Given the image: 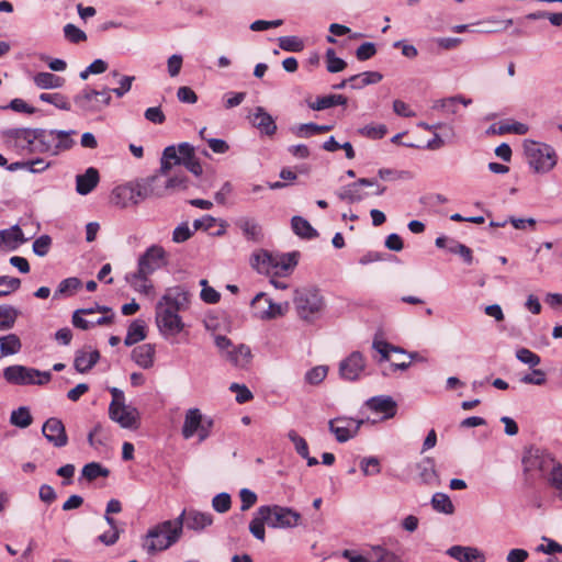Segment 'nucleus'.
<instances>
[{
    "label": "nucleus",
    "mask_w": 562,
    "mask_h": 562,
    "mask_svg": "<svg viewBox=\"0 0 562 562\" xmlns=\"http://www.w3.org/2000/svg\"><path fill=\"white\" fill-rule=\"evenodd\" d=\"M184 515L186 509L175 520H165L148 529L143 538V549L148 554H154L178 542L183 531Z\"/></svg>",
    "instance_id": "nucleus-1"
},
{
    "label": "nucleus",
    "mask_w": 562,
    "mask_h": 562,
    "mask_svg": "<svg viewBox=\"0 0 562 562\" xmlns=\"http://www.w3.org/2000/svg\"><path fill=\"white\" fill-rule=\"evenodd\" d=\"M168 175L169 172H161L160 167L154 175L142 178L130 186L119 188L115 191V196L120 198L121 195L127 194H130L132 199L137 196L138 199L134 200V204L150 198L166 196L168 192L165 181Z\"/></svg>",
    "instance_id": "nucleus-2"
},
{
    "label": "nucleus",
    "mask_w": 562,
    "mask_h": 562,
    "mask_svg": "<svg viewBox=\"0 0 562 562\" xmlns=\"http://www.w3.org/2000/svg\"><path fill=\"white\" fill-rule=\"evenodd\" d=\"M293 303L299 317L307 323L318 319L325 307L324 297L315 288L295 290Z\"/></svg>",
    "instance_id": "nucleus-3"
},
{
    "label": "nucleus",
    "mask_w": 562,
    "mask_h": 562,
    "mask_svg": "<svg viewBox=\"0 0 562 562\" xmlns=\"http://www.w3.org/2000/svg\"><path fill=\"white\" fill-rule=\"evenodd\" d=\"M3 378L14 385H43L50 381L52 374L48 371L14 364L3 370Z\"/></svg>",
    "instance_id": "nucleus-4"
},
{
    "label": "nucleus",
    "mask_w": 562,
    "mask_h": 562,
    "mask_svg": "<svg viewBox=\"0 0 562 562\" xmlns=\"http://www.w3.org/2000/svg\"><path fill=\"white\" fill-rule=\"evenodd\" d=\"M525 150L530 166L537 172H549L557 165L555 150L547 144L531 142Z\"/></svg>",
    "instance_id": "nucleus-5"
},
{
    "label": "nucleus",
    "mask_w": 562,
    "mask_h": 562,
    "mask_svg": "<svg viewBox=\"0 0 562 562\" xmlns=\"http://www.w3.org/2000/svg\"><path fill=\"white\" fill-rule=\"evenodd\" d=\"M259 514L269 519L271 528H293L299 525L301 514L290 507L279 505H263L259 507Z\"/></svg>",
    "instance_id": "nucleus-6"
},
{
    "label": "nucleus",
    "mask_w": 562,
    "mask_h": 562,
    "mask_svg": "<svg viewBox=\"0 0 562 562\" xmlns=\"http://www.w3.org/2000/svg\"><path fill=\"white\" fill-rule=\"evenodd\" d=\"M156 324L162 336H176L184 328L179 312L162 304H156Z\"/></svg>",
    "instance_id": "nucleus-7"
},
{
    "label": "nucleus",
    "mask_w": 562,
    "mask_h": 562,
    "mask_svg": "<svg viewBox=\"0 0 562 562\" xmlns=\"http://www.w3.org/2000/svg\"><path fill=\"white\" fill-rule=\"evenodd\" d=\"M363 423V419L338 416L328 422V429L339 443H344L358 435Z\"/></svg>",
    "instance_id": "nucleus-8"
},
{
    "label": "nucleus",
    "mask_w": 562,
    "mask_h": 562,
    "mask_svg": "<svg viewBox=\"0 0 562 562\" xmlns=\"http://www.w3.org/2000/svg\"><path fill=\"white\" fill-rule=\"evenodd\" d=\"M195 156L194 147L184 142L178 146H167L161 156V172H170L173 166H180L187 159Z\"/></svg>",
    "instance_id": "nucleus-9"
},
{
    "label": "nucleus",
    "mask_w": 562,
    "mask_h": 562,
    "mask_svg": "<svg viewBox=\"0 0 562 562\" xmlns=\"http://www.w3.org/2000/svg\"><path fill=\"white\" fill-rule=\"evenodd\" d=\"M250 305L256 311L260 319H273L282 316L289 308L288 303H274L271 299L267 297L266 293L260 292L251 300Z\"/></svg>",
    "instance_id": "nucleus-10"
},
{
    "label": "nucleus",
    "mask_w": 562,
    "mask_h": 562,
    "mask_svg": "<svg viewBox=\"0 0 562 562\" xmlns=\"http://www.w3.org/2000/svg\"><path fill=\"white\" fill-rule=\"evenodd\" d=\"M167 263V252L160 245H151L139 256L137 268L140 273L153 274L156 270Z\"/></svg>",
    "instance_id": "nucleus-11"
},
{
    "label": "nucleus",
    "mask_w": 562,
    "mask_h": 562,
    "mask_svg": "<svg viewBox=\"0 0 562 562\" xmlns=\"http://www.w3.org/2000/svg\"><path fill=\"white\" fill-rule=\"evenodd\" d=\"M191 293L184 285H175L167 288L164 295L157 302L162 306H168L170 310L181 312L190 306Z\"/></svg>",
    "instance_id": "nucleus-12"
},
{
    "label": "nucleus",
    "mask_w": 562,
    "mask_h": 562,
    "mask_svg": "<svg viewBox=\"0 0 562 562\" xmlns=\"http://www.w3.org/2000/svg\"><path fill=\"white\" fill-rule=\"evenodd\" d=\"M553 462H557L551 453L540 448L530 447L527 449L522 457V463L526 471L539 470L541 472L547 471L553 467Z\"/></svg>",
    "instance_id": "nucleus-13"
},
{
    "label": "nucleus",
    "mask_w": 562,
    "mask_h": 562,
    "mask_svg": "<svg viewBox=\"0 0 562 562\" xmlns=\"http://www.w3.org/2000/svg\"><path fill=\"white\" fill-rule=\"evenodd\" d=\"M43 436L56 448L65 447L68 443V437L65 426L59 418H48L42 427Z\"/></svg>",
    "instance_id": "nucleus-14"
},
{
    "label": "nucleus",
    "mask_w": 562,
    "mask_h": 562,
    "mask_svg": "<svg viewBox=\"0 0 562 562\" xmlns=\"http://www.w3.org/2000/svg\"><path fill=\"white\" fill-rule=\"evenodd\" d=\"M366 367L364 358L361 352L353 351L339 364V374L348 381H356L360 378Z\"/></svg>",
    "instance_id": "nucleus-15"
},
{
    "label": "nucleus",
    "mask_w": 562,
    "mask_h": 562,
    "mask_svg": "<svg viewBox=\"0 0 562 562\" xmlns=\"http://www.w3.org/2000/svg\"><path fill=\"white\" fill-rule=\"evenodd\" d=\"M74 102L80 112L85 114L98 113L101 111L98 90L86 87L74 97Z\"/></svg>",
    "instance_id": "nucleus-16"
},
{
    "label": "nucleus",
    "mask_w": 562,
    "mask_h": 562,
    "mask_svg": "<svg viewBox=\"0 0 562 562\" xmlns=\"http://www.w3.org/2000/svg\"><path fill=\"white\" fill-rule=\"evenodd\" d=\"M109 416L123 428H137L138 412L136 408L128 407L126 405H121L115 408L114 405H110Z\"/></svg>",
    "instance_id": "nucleus-17"
},
{
    "label": "nucleus",
    "mask_w": 562,
    "mask_h": 562,
    "mask_svg": "<svg viewBox=\"0 0 562 562\" xmlns=\"http://www.w3.org/2000/svg\"><path fill=\"white\" fill-rule=\"evenodd\" d=\"M378 186L376 180L374 179H368V178H361L357 180L356 182L349 183L340 189L338 192V198L342 201H347L349 203L360 202L366 196L367 193H362L360 191L361 187H373Z\"/></svg>",
    "instance_id": "nucleus-18"
},
{
    "label": "nucleus",
    "mask_w": 562,
    "mask_h": 562,
    "mask_svg": "<svg viewBox=\"0 0 562 562\" xmlns=\"http://www.w3.org/2000/svg\"><path fill=\"white\" fill-rule=\"evenodd\" d=\"M29 239L24 237V234L19 224H15L9 228L0 231V249L4 251H15L19 247L25 244Z\"/></svg>",
    "instance_id": "nucleus-19"
},
{
    "label": "nucleus",
    "mask_w": 562,
    "mask_h": 562,
    "mask_svg": "<svg viewBox=\"0 0 562 562\" xmlns=\"http://www.w3.org/2000/svg\"><path fill=\"white\" fill-rule=\"evenodd\" d=\"M435 245L438 248H446L451 254L459 255L467 265H471L473 261L471 248L456 239L449 238L447 236H439L436 238Z\"/></svg>",
    "instance_id": "nucleus-20"
},
{
    "label": "nucleus",
    "mask_w": 562,
    "mask_h": 562,
    "mask_svg": "<svg viewBox=\"0 0 562 562\" xmlns=\"http://www.w3.org/2000/svg\"><path fill=\"white\" fill-rule=\"evenodd\" d=\"M251 124L260 131L261 134L272 136L277 132L274 119L262 108L257 106L250 115Z\"/></svg>",
    "instance_id": "nucleus-21"
},
{
    "label": "nucleus",
    "mask_w": 562,
    "mask_h": 562,
    "mask_svg": "<svg viewBox=\"0 0 562 562\" xmlns=\"http://www.w3.org/2000/svg\"><path fill=\"white\" fill-rule=\"evenodd\" d=\"M37 128H11L7 132L9 138L14 139L19 146L23 149H27L30 153L36 151V135Z\"/></svg>",
    "instance_id": "nucleus-22"
},
{
    "label": "nucleus",
    "mask_w": 562,
    "mask_h": 562,
    "mask_svg": "<svg viewBox=\"0 0 562 562\" xmlns=\"http://www.w3.org/2000/svg\"><path fill=\"white\" fill-rule=\"evenodd\" d=\"M447 554L459 562H485V554L474 547L452 546Z\"/></svg>",
    "instance_id": "nucleus-23"
},
{
    "label": "nucleus",
    "mask_w": 562,
    "mask_h": 562,
    "mask_svg": "<svg viewBox=\"0 0 562 562\" xmlns=\"http://www.w3.org/2000/svg\"><path fill=\"white\" fill-rule=\"evenodd\" d=\"M366 405L375 413H383L384 418H391L396 414L397 405L391 396H373L366 402Z\"/></svg>",
    "instance_id": "nucleus-24"
},
{
    "label": "nucleus",
    "mask_w": 562,
    "mask_h": 562,
    "mask_svg": "<svg viewBox=\"0 0 562 562\" xmlns=\"http://www.w3.org/2000/svg\"><path fill=\"white\" fill-rule=\"evenodd\" d=\"M99 180V171L90 167L85 173L76 177V191L80 195H87L98 186Z\"/></svg>",
    "instance_id": "nucleus-25"
},
{
    "label": "nucleus",
    "mask_w": 562,
    "mask_h": 562,
    "mask_svg": "<svg viewBox=\"0 0 562 562\" xmlns=\"http://www.w3.org/2000/svg\"><path fill=\"white\" fill-rule=\"evenodd\" d=\"M184 520L188 529L201 531L213 524V516L210 513L190 509L186 510Z\"/></svg>",
    "instance_id": "nucleus-26"
},
{
    "label": "nucleus",
    "mask_w": 562,
    "mask_h": 562,
    "mask_svg": "<svg viewBox=\"0 0 562 562\" xmlns=\"http://www.w3.org/2000/svg\"><path fill=\"white\" fill-rule=\"evenodd\" d=\"M155 346L143 344L132 350V359L143 369H149L154 366Z\"/></svg>",
    "instance_id": "nucleus-27"
},
{
    "label": "nucleus",
    "mask_w": 562,
    "mask_h": 562,
    "mask_svg": "<svg viewBox=\"0 0 562 562\" xmlns=\"http://www.w3.org/2000/svg\"><path fill=\"white\" fill-rule=\"evenodd\" d=\"M100 359V352L92 350L90 352L86 350H78L75 356L74 367L80 373H86L91 370Z\"/></svg>",
    "instance_id": "nucleus-28"
},
{
    "label": "nucleus",
    "mask_w": 562,
    "mask_h": 562,
    "mask_svg": "<svg viewBox=\"0 0 562 562\" xmlns=\"http://www.w3.org/2000/svg\"><path fill=\"white\" fill-rule=\"evenodd\" d=\"M224 357L237 368H245L251 359L250 348L244 344L227 350Z\"/></svg>",
    "instance_id": "nucleus-29"
},
{
    "label": "nucleus",
    "mask_w": 562,
    "mask_h": 562,
    "mask_svg": "<svg viewBox=\"0 0 562 562\" xmlns=\"http://www.w3.org/2000/svg\"><path fill=\"white\" fill-rule=\"evenodd\" d=\"M274 254L267 250H260L251 256V267L259 273L269 274L274 269Z\"/></svg>",
    "instance_id": "nucleus-30"
},
{
    "label": "nucleus",
    "mask_w": 562,
    "mask_h": 562,
    "mask_svg": "<svg viewBox=\"0 0 562 562\" xmlns=\"http://www.w3.org/2000/svg\"><path fill=\"white\" fill-rule=\"evenodd\" d=\"M149 276V273H140V269L137 268L135 272L126 274L125 279L135 291L148 295L154 289Z\"/></svg>",
    "instance_id": "nucleus-31"
},
{
    "label": "nucleus",
    "mask_w": 562,
    "mask_h": 562,
    "mask_svg": "<svg viewBox=\"0 0 562 562\" xmlns=\"http://www.w3.org/2000/svg\"><path fill=\"white\" fill-rule=\"evenodd\" d=\"M416 469L422 483L432 485L438 482V474L435 468V460L432 458H424L416 464Z\"/></svg>",
    "instance_id": "nucleus-32"
},
{
    "label": "nucleus",
    "mask_w": 562,
    "mask_h": 562,
    "mask_svg": "<svg viewBox=\"0 0 562 562\" xmlns=\"http://www.w3.org/2000/svg\"><path fill=\"white\" fill-rule=\"evenodd\" d=\"M36 151L55 154V130L37 128L36 135Z\"/></svg>",
    "instance_id": "nucleus-33"
},
{
    "label": "nucleus",
    "mask_w": 562,
    "mask_h": 562,
    "mask_svg": "<svg viewBox=\"0 0 562 562\" xmlns=\"http://www.w3.org/2000/svg\"><path fill=\"white\" fill-rule=\"evenodd\" d=\"M202 422L203 418L200 409L190 408L186 414L184 424L182 427L183 437L186 439L193 437L196 434L199 427L202 426Z\"/></svg>",
    "instance_id": "nucleus-34"
},
{
    "label": "nucleus",
    "mask_w": 562,
    "mask_h": 562,
    "mask_svg": "<svg viewBox=\"0 0 562 562\" xmlns=\"http://www.w3.org/2000/svg\"><path fill=\"white\" fill-rule=\"evenodd\" d=\"M348 99L342 94H328L317 97L315 101L307 102L308 108L314 111H323L336 105H346Z\"/></svg>",
    "instance_id": "nucleus-35"
},
{
    "label": "nucleus",
    "mask_w": 562,
    "mask_h": 562,
    "mask_svg": "<svg viewBox=\"0 0 562 562\" xmlns=\"http://www.w3.org/2000/svg\"><path fill=\"white\" fill-rule=\"evenodd\" d=\"M35 86L40 89H58L65 85V79L47 71L37 72L33 77Z\"/></svg>",
    "instance_id": "nucleus-36"
},
{
    "label": "nucleus",
    "mask_w": 562,
    "mask_h": 562,
    "mask_svg": "<svg viewBox=\"0 0 562 562\" xmlns=\"http://www.w3.org/2000/svg\"><path fill=\"white\" fill-rule=\"evenodd\" d=\"M291 227L295 235L305 239H314L318 236L317 231L304 217L295 215L291 218Z\"/></svg>",
    "instance_id": "nucleus-37"
},
{
    "label": "nucleus",
    "mask_w": 562,
    "mask_h": 562,
    "mask_svg": "<svg viewBox=\"0 0 562 562\" xmlns=\"http://www.w3.org/2000/svg\"><path fill=\"white\" fill-rule=\"evenodd\" d=\"M383 76L379 71H364L349 77V85L351 89H362L366 86L380 82Z\"/></svg>",
    "instance_id": "nucleus-38"
},
{
    "label": "nucleus",
    "mask_w": 562,
    "mask_h": 562,
    "mask_svg": "<svg viewBox=\"0 0 562 562\" xmlns=\"http://www.w3.org/2000/svg\"><path fill=\"white\" fill-rule=\"evenodd\" d=\"M237 225L248 240L259 241L262 238V228L255 220L243 217Z\"/></svg>",
    "instance_id": "nucleus-39"
},
{
    "label": "nucleus",
    "mask_w": 562,
    "mask_h": 562,
    "mask_svg": "<svg viewBox=\"0 0 562 562\" xmlns=\"http://www.w3.org/2000/svg\"><path fill=\"white\" fill-rule=\"evenodd\" d=\"M146 326L144 321L135 319L131 323L124 338L125 346H133L146 338Z\"/></svg>",
    "instance_id": "nucleus-40"
},
{
    "label": "nucleus",
    "mask_w": 562,
    "mask_h": 562,
    "mask_svg": "<svg viewBox=\"0 0 562 562\" xmlns=\"http://www.w3.org/2000/svg\"><path fill=\"white\" fill-rule=\"evenodd\" d=\"M81 286L80 279L70 277L59 282L57 289L54 292V299L58 300L61 297L72 296Z\"/></svg>",
    "instance_id": "nucleus-41"
},
{
    "label": "nucleus",
    "mask_w": 562,
    "mask_h": 562,
    "mask_svg": "<svg viewBox=\"0 0 562 562\" xmlns=\"http://www.w3.org/2000/svg\"><path fill=\"white\" fill-rule=\"evenodd\" d=\"M76 134V131L69 130H55V154L54 156L59 155L61 151L69 150L74 145L75 140L72 139V135Z\"/></svg>",
    "instance_id": "nucleus-42"
},
{
    "label": "nucleus",
    "mask_w": 562,
    "mask_h": 562,
    "mask_svg": "<svg viewBox=\"0 0 562 562\" xmlns=\"http://www.w3.org/2000/svg\"><path fill=\"white\" fill-rule=\"evenodd\" d=\"M19 315L20 312L14 306L9 304L0 305V330L4 331L11 329Z\"/></svg>",
    "instance_id": "nucleus-43"
},
{
    "label": "nucleus",
    "mask_w": 562,
    "mask_h": 562,
    "mask_svg": "<svg viewBox=\"0 0 562 562\" xmlns=\"http://www.w3.org/2000/svg\"><path fill=\"white\" fill-rule=\"evenodd\" d=\"M300 254L297 251L286 254H274V269L282 271H290L295 268L299 261Z\"/></svg>",
    "instance_id": "nucleus-44"
},
{
    "label": "nucleus",
    "mask_w": 562,
    "mask_h": 562,
    "mask_svg": "<svg viewBox=\"0 0 562 562\" xmlns=\"http://www.w3.org/2000/svg\"><path fill=\"white\" fill-rule=\"evenodd\" d=\"M547 482L562 501V464L560 462H553V467L547 474Z\"/></svg>",
    "instance_id": "nucleus-45"
},
{
    "label": "nucleus",
    "mask_w": 562,
    "mask_h": 562,
    "mask_svg": "<svg viewBox=\"0 0 562 562\" xmlns=\"http://www.w3.org/2000/svg\"><path fill=\"white\" fill-rule=\"evenodd\" d=\"M431 506L438 513L446 515H452L454 513V505L445 493H435L431 497Z\"/></svg>",
    "instance_id": "nucleus-46"
},
{
    "label": "nucleus",
    "mask_w": 562,
    "mask_h": 562,
    "mask_svg": "<svg viewBox=\"0 0 562 562\" xmlns=\"http://www.w3.org/2000/svg\"><path fill=\"white\" fill-rule=\"evenodd\" d=\"M109 474V469L104 468L98 462L87 463L81 470L82 477H85L89 482L94 481L100 476L108 477Z\"/></svg>",
    "instance_id": "nucleus-47"
},
{
    "label": "nucleus",
    "mask_w": 562,
    "mask_h": 562,
    "mask_svg": "<svg viewBox=\"0 0 562 562\" xmlns=\"http://www.w3.org/2000/svg\"><path fill=\"white\" fill-rule=\"evenodd\" d=\"M32 422L33 417L25 406H21L11 413L10 423L19 428H26Z\"/></svg>",
    "instance_id": "nucleus-48"
},
{
    "label": "nucleus",
    "mask_w": 562,
    "mask_h": 562,
    "mask_svg": "<svg viewBox=\"0 0 562 562\" xmlns=\"http://www.w3.org/2000/svg\"><path fill=\"white\" fill-rule=\"evenodd\" d=\"M263 516L265 515L259 514L258 508L255 517L251 519L249 524L250 533L260 541H265L266 538L265 524L269 526V519H263Z\"/></svg>",
    "instance_id": "nucleus-49"
},
{
    "label": "nucleus",
    "mask_w": 562,
    "mask_h": 562,
    "mask_svg": "<svg viewBox=\"0 0 562 562\" xmlns=\"http://www.w3.org/2000/svg\"><path fill=\"white\" fill-rule=\"evenodd\" d=\"M370 562H403L398 555L381 546L372 547Z\"/></svg>",
    "instance_id": "nucleus-50"
},
{
    "label": "nucleus",
    "mask_w": 562,
    "mask_h": 562,
    "mask_svg": "<svg viewBox=\"0 0 562 562\" xmlns=\"http://www.w3.org/2000/svg\"><path fill=\"white\" fill-rule=\"evenodd\" d=\"M40 100L46 103H50L55 105L57 109L64 110V111H70L71 105L68 101V98L61 93L55 92V93H41Z\"/></svg>",
    "instance_id": "nucleus-51"
},
{
    "label": "nucleus",
    "mask_w": 562,
    "mask_h": 562,
    "mask_svg": "<svg viewBox=\"0 0 562 562\" xmlns=\"http://www.w3.org/2000/svg\"><path fill=\"white\" fill-rule=\"evenodd\" d=\"M22 344L20 338L15 334H9L4 336V340L1 344V355L9 356L20 352Z\"/></svg>",
    "instance_id": "nucleus-52"
},
{
    "label": "nucleus",
    "mask_w": 562,
    "mask_h": 562,
    "mask_svg": "<svg viewBox=\"0 0 562 562\" xmlns=\"http://www.w3.org/2000/svg\"><path fill=\"white\" fill-rule=\"evenodd\" d=\"M327 71L336 74L342 71L347 67V63L337 57L333 48H328L325 54Z\"/></svg>",
    "instance_id": "nucleus-53"
},
{
    "label": "nucleus",
    "mask_w": 562,
    "mask_h": 562,
    "mask_svg": "<svg viewBox=\"0 0 562 562\" xmlns=\"http://www.w3.org/2000/svg\"><path fill=\"white\" fill-rule=\"evenodd\" d=\"M432 109L440 110L447 115H457L459 112V104L454 97H449L437 100L434 103Z\"/></svg>",
    "instance_id": "nucleus-54"
},
{
    "label": "nucleus",
    "mask_w": 562,
    "mask_h": 562,
    "mask_svg": "<svg viewBox=\"0 0 562 562\" xmlns=\"http://www.w3.org/2000/svg\"><path fill=\"white\" fill-rule=\"evenodd\" d=\"M21 286V280L19 278L1 276L0 277V297L8 296L12 292H15Z\"/></svg>",
    "instance_id": "nucleus-55"
},
{
    "label": "nucleus",
    "mask_w": 562,
    "mask_h": 562,
    "mask_svg": "<svg viewBox=\"0 0 562 562\" xmlns=\"http://www.w3.org/2000/svg\"><path fill=\"white\" fill-rule=\"evenodd\" d=\"M65 38L72 43L78 44L87 40V34L75 24L68 23L63 29Z\"/></svg>",
    "instance_id": "nucleus-56"
},
{
    "label": "nucleus",
    "mask_w": 562,
    "mask_h": 562,
    "mask_svg": "<svg viewBox=\"0 0 562 562\" xmlns=\"http://www.w3.org/2000/svg\"><path fill=\"white\" fill-rule=\"evenodd\" d=\"M358 133L370 139H381L387 133V127L384 124L366 125L358 130Z\"/></svg>",
    "instance_id": "nucleus-57"
},
{
    "label": "nucleus",
    "mask_w": 562,
    "mask_h": 562,
    "mask_svg": "<svg viewBox=\"0 0 562 562\" xmlns=\"http://www.w3.org/2000/svg\"><path fill=\"white\" fill-rule=\"evenodd\" d=\"M167 186L168 194L178 191V190H187L189 187V179L184 175H176L173 177H166L165 181Z\"/></svg>",
    "instance_id": "nucleus-58"
},
{
    "label": "nucleus",
    "mask_w": 562,
    "mask_h": 562,
    "mask_svg": "<svg viewBox=\"0 0 562 562\" xmlns=\"http://www.w3.org/2000/svg\"><path fill=\"white\" fill-rule=\"evenodd\" d=\"M516 358L517 360L529 366L530 368H535L541 362V358L537 353L532 352L531 350L525 347H521L516 350Z\"/></svg>",
    "instance_id": "nucleus-59"
},
{
    "label": "nucleus",
    "mask_w": 562,
    "mask_h": 562,
    "mask_svg": "<svg viewBox=\"0 0 562 562\" xmlns=\"http://www.w3.org/2000/svg\"><path fill=\"white\" fill-rule=\"evenodd\" d=\"M328 368L326 366H317L310 369L305 373V381L311 385H317L326 378Z\"/></svg>",
    "instance_id": "nucleus-60"
},
{
    "label": "nucleus",
    "mask_w": 562,
    "mask_h": 562,
    "mask_svg": "<svg viewBox=\"0 0 562 562\" xmlns=\"http://www.w3.org/2000/svg\"><path fill=\"white\" fill-rule=\"evenodd\" d=\"M360 469L366 476L379 474L381 472L380 461L376 457H364L360 461Z\"/></svg>",
    "instance_id": "nucleus-61"
},
{
    "label": "nucleus",
    "mask_w": 562,
    "mask_h": 562,
    "mask_svg": "<svg viewBox=\"0 0 562 562\" xmlns=\"http://www.w3.org/2000/svg\"><path fill=\"white\" fill-rule=\"evenodd\" d=\"M232 498L231 495L226 492H222L215 495L212 499V507L215 512L220 514H224L231 509Z\"/></svg>",
    "instance_id": "nucleus-62"
},
{
    "label": "nucleus",
    "mask_w": 562,
    "mask_h": 562,
    "mask_svg": "<svg viewBox=\"0 0 562 562\" xmlns=\"http://www.w3.org/2000/svg\"><path fill=\"white\" fill-rule=\"evenodd\" d=\"M279 46L286 52H301L304 44L303 41L296 36H282L279 38Z\"/></svg>",
    "instance_id": "nucleus-63"
},
{
    "label": "nucleus",
    "mask_w": 562,
    "mask_h": 562,
    "mask_svg": "<svg viewBox=\"0 0 562 562\" xmlns=\"http://www.w3.org/2000/svg\"><path fill=\"white\" fill-rule=\"evenodd\" d=\"M52 246V238L48 235H42L33 241V252L38 257H44L48 254Z\"/></svg>",
    "instance_id": "nucleus-64"
}]
</instances>
